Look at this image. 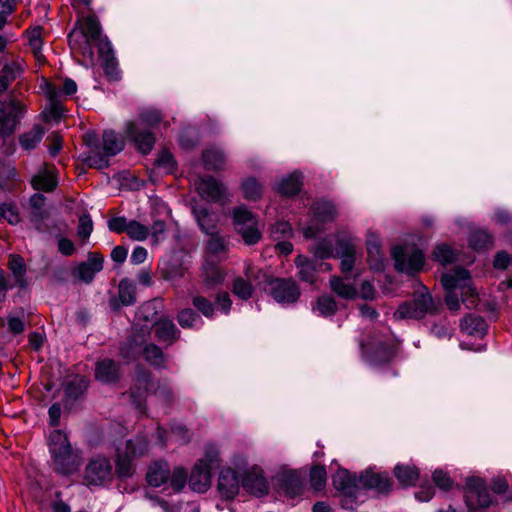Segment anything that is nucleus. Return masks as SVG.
Returning a JSON list of instances; mask_svg holds the SVG:
<instances>
[{
  "instance_id": "9b49d317",
  "label": "nucleus",
  "mask_w": 512,
  "mask_h": 512,
  "mask_svg": "<svg viewBox=\"0 0 512 512\" xmlns=\"http://www.w3.org/2000/svg\"><path fill=\"white\" fill-rule=\"evenodd\" d=\"M395 268L407 274H414L422 269L424 255L418 249L397 246L392 250Z\"/></svg>"
},
{
  "instance_id": "f3484780",
  "label": "nucleus",
  "mask_w": 512,
  "mask_h": 512,
  "mask_svg": "<svg viewBox=\"0 0 512 512\" xmlns=\"http://www.w3.org/2000/svg\"><path fill=\"white\" fill-rule=\"evenodd\" d=\"M220 496L226 500L235 498L240 490V480L237 472L230 467L220 471L217 483Z\"/></svg>"
},
{
  "instance_id": "a18cd8bd",
  "label": "nucleus",
  "mask_w": 512,
  "mask_h": 512,
  "mask_svg": "<svg viewBox=\"0 0 512 512\" xmlns=\"http://www.w3.org/2000/svg\"><path fill=\"white\" fill-rule=\"evenodd\" d=\"M126 234L134 241H144L150 235V230L144 224L131 220L128 222Z\"/></svg>"
},
{
  "instance_id": "a878e982",
  "label": "nucleus",
  "mask_w": 512,
  "mask_h": 512,
  "mask_svg": "<svg viewBox=\"0 0 512 512\" xmlns=\"http://www.w3.org/2000/svg\"><path fill=\"white\" fill-rule=\"evenodd\" d=\"M45 197L36 193L29 200L30 212L29 219L37 231H42V221L46 217L44 210Z\"/></svg>"
},
{
  "instance_id": "79ce46f5",
  "label": "nucleus",
  "mask_w": 512,
  "mask_h": 512,
  "mask_svg": "<svg viewBox=\"0 0 512 512\" xmlns=\"http://www.w3.org/2000/svg\"><path fill=\"white\" fill-rule=\"evenodd\" d=\"M367 250L370 258V266L375 270L382 268V261L380 257V246L378 239L373 234H370L367 239Z\"/></svg>"
},
{
  "instance_id": "393cba45",
  "label": "nucleus",
  "mask_w": 512,
  "mask_h": 512,
  "mask_svg": "<svg viewBox=\"0 0 512 512\" xmlns=\"http://www.w3.org/2000/svg\"><path fill=\"white\" fill-rule=\"evenodd\" d=\"M245 275L248 280L241 277L237 278L233 284V293L240 299L246 300L252 296V284L251 280H257L259 276L255 272V267L251 264L246 265Z\"/></svg>"
},
{
  "instance_id": "680f3d73",
  "label": "nucleus",
  "mask_w": 512,
  "mask_h": 512,
  "mask_svg": "<svg viewBox=\"0 0 512 512\" xmlns=\"http://www.w3.org/2000/svg\"><path fill=\"white\" fill-rule=\"evenodd\" d=\"M313 253L317 258L325 259L334 255V250L330 241L323 240L313 248Z\"/></svg>"
},
{
  "instance_id": "c85d7f7f",
  "label": "nucleus",
  "mask_w": 512,
  "mask_h": 512,
  "mask_svg": "<svg viewBox=\"0 0 512 512\" xmlns=\"http://www.w3.org/2000/svg\"><path fill=\"white\" fill-rule=\"evenodd\" d=\"M45 129L40 124H35L32 128L19 136V143L22 149L29 151L37 147L42 141Z\"/></svg>"
},
{
  "instance_id": "de8ad7c7",
  "label": "nucleus",
  "mask_w": 512,
  "mask_h": 512,
  "mask_svg": "<svg viewBox=\"0 0 512 512\" xmlns=\"http://www.w3.org/2000/svg\"><path fill=\"white\" fill-rule=\"evenodd\" d=\"M156 308L155 303L147 302L140 306L136 313L137 321H144V327L148 328L149 323L155 324V316H156Z\"/></svg>"
},
{
  "instance_id": "f8f14e48",
  "label": "nucleus",
  "mask_w": 512,
  "mask_h": 512,
  "mask_svg": "<svg viewBox=\"0 0 512 512\" xmlns=\"http://www.w3.org/2000/svg\"><path fill=\"white\" fill-rule=\"evenodd\" d=\"M199 195L209 201L225 203L229 201V194L223 183L213 177H201L194 181Z\"/></svg>"
},
{
  "instance_id": "338daca9",
  "label": "nucleus",
  "mask_w": 512,
  "mask_h": 512,
  "mask_svg": "<svg viewBox=\"0 0 512 512\" xmlns=\"http://www.w3.org/2000/svg\"><path fill=\"white\" fill-rule=\"evenodd\" d=\"M292 233L291 225L286 221H279L271 228V234L275 239L289 236Z\"/></svg>"
},
{
  "instance_id": "4be33fe9",
  "label": "nucleus",
  "mask_w": 512,
  "mask_h": 512,
  "mask_svg": "<svg viewBox=\"0 0 512 512\" xmlns=\"http://www.w3.org/2000/svg\"><path fill=\"white\" fill-rule=\"evenodd\" d=\"M31 183L36 190L52 191L58 184L55 167L45 165L32 178Z\"/></svg>"
},
{
  "instance_id": "412c9836",
  "label": "nucleus",
  "mask_w": 512,
  "mask_h": 512,
  "mask_svg": "<svg viewBox=\"0 0 512 512\" xmlns=\"http://www.w3.org/2000/svg\"><path fill=\"white\" fill-rule=\"evenodd\" d=\"M193 215L200 227V229L207 235H213L216 233L219 217L214 212L210 211L206 207L193 206Z\"/></svg>"
},
{
  "instance_id": "5fc2aeb1",
  "label": "nucleus",
  "mask_w": 512,
  "mask_h": 512,
  "mask_svg": "<svg viewBox=\"0 0 512 512\" xmlns=\"http://www.w3.org/2000/svg\"><path fill=\"white\" fill-rule=\"evenodd\" d=\"M88 387V382L84 378H78L70 381L65 387V394L68 397L76 398L81 395Z\"/></svg>"
},
{
  "instance_id": "5701e85b",
  "label": "nucleus",
  "mask_w": 512,
  "mask_h": 512,
  "mask_svg": "<svg viewBox=\"0 0 512 512\" xmlns=\"http://www.w3.org/2000/svg\"><path fill=\"white\" fill-rule=\"evenodd\" d=\"M336 256L341 259L343 273L350 272L355 263L356 245L352 240H340L335 249Z\"/></svg>"
},
{
  "instance_id": "864d4df0",
  "label": "nucleus",
  "mask_w": 512,
  "mask_h": 512,
  "mask_svg": "<svg viewBox=\"0 0 512 512\" xmlns=\"http://www.w3.org/2000/svg\"><path fill=\"white\" fill-rule=\"evenodd\" d=\"M336 302L328 296H322L317 300L316 311L322 316H331L336 311Z\"/></svg>"
},
{
  "instance_id": "ddd939ff",
  "label": "nucleus",
  "mask_w": 512,
  "mask_h": 512,
  "mask_svg": "<svg viewBox=\"0 0 512 512\" xmlns=\"http://www.w3.org/2000/svg\"><path fill=\"white\" fill-rule=\"evenodd\" d=\"M272 297L281 304L294 303L300 296V291L293 280L272 279L268 281Z\"/></svg>"
},
{
  "instance_id": "3c124183",
  "label": "nucleus",
  "mask_w": 512,
  "mask_h": 512,
  "mask_svg": "<svg viewBox=\"0 0 512 512\" xmlns=\"http://www.w3.org/2000/svg\"><path fill=\"white\" fill-rule=\"evenodd\" d=\"M0 218L5 219L11 225H16L21 221L19 210L12 203L0 205Z\"/></svg>"
},
{
  "instance_id": "bb28decb",
  "label": "nucleus",
  "mask_w": 512,
  "mask_h": 512,
  "mask_svg": "<svg viewBox=\"0 0 512 512\" xmlns=\"http://www.w3.org/2000/svg\"><path fill=\"white\" fill-rule=\"evenodd\" d=\"M127 136L130 137L137 149L143 154L151 151L154 144V137L150 132H137L136 124L129 123L126 130Z\"/></svg>"
},
{
  "instance_id": "1a4fd4ad",
  "label": "nucleus",
  "mask_w": 512,
  "mask_h": 512,
  "mask_svg": "<svg viewBox=\"0 0 512 512\" xmlns=\"http://www.w3.org/2000/svg\"><path fill=\"white\" fill-rule=\"evenodd\" d=\"M432 309V298L426 287L415 295L413 301L401 304L394 312L396 320L421 319Z\"/></svg>"
},
{
  "instance_id": "69168bd1",
  "label": "nucleus",
  "mask_w": 512,
  "mask_h": 512,
  "mask_svg": "<svg viewBox=\"0 0 512 512\" xmlns=\"http://www.w3.org/2000/svg\"><path fill=\"white\" fill-rule=\"evenodd\" d=\"M8 330L13 334H20L25 329L23 316L8 315L7 317Z\"/></svg>"
},
{
  "instance_id": "58836bf2",
  "label": "nucleus",
  "mask_w": 512,
  "mask_h": 512,
  "mask_svg": "<svg viewBox=\"0 0 512 512\" xmlns=\"http://www.w3.org/2000/svg\"><path fill=\"white\" fill-rule=\"evenodd\" d=\"M375 349L372 361L375 363H383L390 361L395 355V345L388 342H375L372 343Z\"/></svg>"
},
{
  "instance_id": "dca6fc26",
  "label": "nucleus",
  "mask_w": 512,
  "mask_h": 512,
  "mask_svg": "<svg viewBox=\"0 0 512 512\" xmlns=\"http://www.w3.org/2000/svg\"><path fill=\"white\" fill-rule=\"evenodd\" d=\"M25 111L24 104L11 102V110L7 112L3 102L0 101V137L9 136L14 132Z\"/></svg>"
},
{
  "instance_id": "4c0bfd02",
  "label": "nucleus",
  "mask_w": 512,
  "mask_h": 512,
  "mask_svg": "<svg viewBox=\"0 0 512 512\" xmlns=\"http://www.w3.org/2000/svg\"><path fill=\"white\" fill-rule=\"evenodd\" d=\"M302 185V176L300 173H293L285 177L277 186V191L282 195H294L300 191Z\"/></svg>"
},
{
  "instance_id": "cd10ccee",
  "label": "nucleus",
  "mask_w": 512,
  "mask_h": 512,
  "mask_svg": "<svg viewBox=\"0 0 512 512\" xmlns=\"http://www.w3.org/2000/svg\"><path fill=\"white\" fill-rule=\"evenodd\" d=\"M169 478V467L166 462H155L147 472L146 479L150 486L160 487L165 484Z\"/></svg>"
},
{
  "instance_id": "20e7f679",
  "label": "nucleus",
  "mask_w": 512,
  "mask_h": 512,
  "mask_svg": "<svg viewBox=\"0 0 512 512\" xmlns=\"http://www.w3.org/2000/svg\"><path fill=\"white\" fill-rule=\"evenodd\" d=\"M48 447L57 473L69 475L78 470L80 455L72 449L65 433L60 430L52 431L48 437Z\"/></svg>"
},
{
  "instance_id": "13d9d810",
  "label": "nucleus",
  "mask_w": 512,
  "mask_h": 512,
  "mask_svg": "<svg viewBox=\"0 0 512 512\" xmlns=\"http://www.w3.org/2000/svg\"><path fill=\"white\" fill-rule=\"evenodd\" d=\"M186 478V471L183 468H175L168 478L173 491H180L186 483Z\"/></svg>"
},
{
  "instance_id": "bf43d9fd",
  "label": "nucleus",
  "mask_w": 512,
  "mask_h": 512,
  "mask_svg": "<svg viewBox=\"0 0 512 512\" xmlns=\"http://www.w3.org/2000/svg\"><path fill=\"white\" fill-rule=\"evenodd\" d=\"M93 231V222L89 215H82L79 218V224L77 229V235L82 240H87Z\"/></svg>"
},
{
  "instance_id": "a211bd4d",
  "label": "nucleus",
  "mask_w": 512,
  "mask_h": 512,
  "mask_svg": "<svg viewBox=\"0 0 512 512\" xmlns=\"http://www.w3.org/2000/svg\"><path fill=\"white\" fill-rule=\"evenodd\" d=\"M242 486L248 493L256 497H262L269 491V484L262 470L258 467H252L246 471L242 480Z\"/></svg>"
},
{
  "instance_id": "c9c22d12",
  "label": "nucleus",
  "mask_w": 512,
  "mask_h": 512,
  "mask_svg": "<svg viewBox=\"0 0 512 512\" xmlns=\"http://www.w3.org/2000/svg\"><path fill=\"white\" fill-rule=\"evenodd\" d=\"M124 148V141L114 131L103 133V151L106 156H114Z\"/></svg>"
},
{
  "instance_id": "2f4dec72",
  "label": "nucleus",
  "mask_w": 512,
  "mask_h": 512,
  "mask_svg": "<svg viewBox=\"0 0 512 512\" xmlns=\"http://www.w3.org/2000/svg\"><path fill=\"white\" fill-rule=\"evenodd\" d=\"M178 330L171 320L162 319L155 322V334L159 341L171 344L178 337Z\"/></svg>"
},
{
  "instance_id": "6e6552de",
  "label": "nucleus",
  "mask_w": 512,
  "mask_h": 512,
  "mask_svg": "<svg viewBox=\"0 0 512 512\" xmlns=\"http://www.w3.org/2000/svg\"><path fill=\"white\" fill-rule=\"evenodd\" d=\"M233 223L246 244L252 245L259 241L261 232L258 221L247 207L242 205L233 210Z\"/></svg>"
},
{
  "instance_id": "c756f323",
  "label": "nucleus",
  "mask_w": 512,
  "mask_h": 512,
  "mask_svg": "<svg viewBox=\"0 0 512 512\" xmlns=\"http://www.w3.org/2000/svg\"><path fill=\"white\" fill-rule=\"evenodd\" d=\"M95 377L103 383H112L119 377L118 366L112 360H103L96 366Z\"/></svg>"
},
{
  "instance_id": "f704fd0d",
  "label": "nucleus",
  "mask_w": 512,
  "mask_h": 512,
  "mask_svg": "<svg viewBox=\"0 0 512 512\" xmlns=\"http://www.w3.org/2000/svg\"><path fill=\"white\" fill-rule=\"evenodd\" d=\"M295 265L298 268V275L302 281L314 283L316 264L313 260L308 259L306 256L299 255L295 259Z\"/></svg>"
},
{
  "instance_id": "f257e3e1",
  "label": "nucleus",
  "mask_w": 512,
  "mask_h": 512,
  "mask_svg": "<svg viewBox=\"0 0 512 512\" xmlns=\"http://www.w3.org/2000/svg\"><path fill=\"white\" fill-rule=\"evenodd\" d=\"M333 484L345 496L343 507L346 509L352 508L348 505L347 500H357L361 490H373L377 494H388L393 487L392 478L388 473L371 467L358 477L351 475L348 470L340 469L333 477Z\"/></svg>"
},
{
  "instance_id": "774afa93",
  "label": "nucleus",
  "mask_w": 512,
  "mask_h": 512,
  "mask_svg": "<svg viewBox=\"0 0 512 512\" xmlns=\"http://www.w3.org/2000/svg\"><path fill=\"white\" fill-rule=\"evenodd\" d=\"M140 120L143 124L152 127L161 121V115L155 109H148L141 114Z\"/></svg>"
},
{
  "instance_id": "ea45409f",
  "label": "nucleus",
  "mask_w": 512,
  "mask_h": 512,
  "mask_svg": "<svg viewBox=\"0 0 512 512\" xmlns=\"http://www.w3.org/2000/svg\"><path fill=\"white\" fill-rule=\"evenodd\" d=\"M241 191L246 200L256 201L262 196L263 186L255 178L249 177L243 180L241 184Z\"/></svg>"
},
{
  "instance_id": "4d7b16f0",
  "label": "nucleus",
  "mask_w": 512,
  "mask_h": 512,
  "mask_svg": "<svg viewBox=\"0 0 512 512\" xmlns=\"http://www.w3.org/2000/svg\"><path fill=\"white\" fill-rule=\"evenodd\" d=\"M434 257L442 265H445L451 263L455 259V254L449 246L441 244L436 246L434 250Z\"/></svg>"
},
{
  "instance_id": "49530a36",
  "label": "nucleus",
  "mask_w": 512,
  "mask_h": 512,
  "mask_svg": "<svg viewBox=\"0 0 512 512\" xmlns=\"http://www.w3.org/2000/svg\"><path fill=\"white\" fill-rule=\"evenodd\" d=\"M469 242L475 250L485 249L492 245V236L484 230H475L471 234Z\"/></svg>"
},
{
  "instance_id": "052dcab7",
  "label": "nucleus",
  "mask_w": 512,
  "mask_h": 512,
  "mask_svg": "<svg viewBox=\"0 0 512 512\" xmlns=\"http://www.w3.org/2000/svg\"><path fill=\"white\" fill-rule=\"evenodd\" d=\"M193 305L200 311L205 317H212L214 313L213 304L202 296H196L193 298Z\"/></svg>"
},
{
  "instance_id": "9d476101",
  "label": "nucleus",
  "mask_w": 512,
  "mask_h": 512,
  "mask_svg": "<svg viewBox=\"0 0 512 512\" xmlns=\"http://www.w3.org/2000/svg\"><path fill=\"white\" fill-rule=\"evenodd\" d=\"M432 309V298L426 287L415 295L413 301L401 304L394 312L396 320L421 319Z\"/></svg>"
},
{
  "instance_id": "603ef678",
  "label": "nucleus",
  "mask_w": 512,
  "mask_h": 512,
  "mask_svg": "<svg viewBox=\"0 0 512 512\" xmlns=\"http://www.w3.org/2000/svg\"><path fill=\"white\" fill-rule=\"evenodd\" d=\"M200 460H204L210 469H214L220 464V451L214 444H207L204 448V456Z\"/></svg>"
},
{
  "instance_id": "aec40b11",
  "label": "nucleus",
  "mask_w": 512,
  "mask_h": 512,
  "mask_svg": "<svg viewBox=\"0 0 512 512\" xmlns=\"http://www.w3.org/2000/svg\"><path fill=\"white\" fill-rule=\"evenodd\" d=\"M211 469L204 460H198L189 478L190 488L198 493H204L211 485Z\"/></svg>"
},
{
  "instance_id": "a19ab883",
  "label": "nucleus",
  "mask_w": 512,
  "mask_h": 512,
  "mask_svg": "<svg viewBox=\"0 0 512 512\" xmlns=\"http://www.w3.org/2000/svg\"><path fill=\"white\" fill-rule=\"evenodd\" d=\"M331 289L341 298L354 299L357 295L355 287L351 283H346L340 277H333L330 280Z\"/></svg>"
},
{
  "instance_id": "4468645a",
  "label": "nucleus",
  "mask_w": 512,
  "mask_h": 512,
  "mask_svg": "<svg viewBox=\"0 0 512 512\" xmlns=\"http://www.w3.org/2000/svg\"><path fill=\"white\" fill-rule=\"evenodd\" d=\"M112 467L106 457H95L91 459L86 467L85 479L90 485H101L110 479Z\"/></svg>"
},
{
  "instance_id": "f03ea898",
  "label": "nucleus",
  "mask_w": 512,
  "mask_h": 512,
  "mask_svg": "<svg viewBox=\"0 0 512 512\" xmlns=\"http://www.w3.org/2000/svg\"><path fill=\"white\" fill-rule=\"evenodd\" d=\"M71 49L92 61L93 46L97 45L100 54L110 53L112 47L109 41L101 38V26L95 15L80 18L73 31L68 35Z\"/></svg>"
},
{
  "instance_id": "2eb2a0df",
  "label": "nucleus",
  "mask_w": 512,
  "mask_h": 512,
  "mask_svg": "<svg viewBox=\"0 0 512 512\" xmlns=\"http://www.w3.org/2000/svg\"><path fill=\"white\" fill-rule=\"evenodd\" d=\"M142 352L144 358L154 366H161L164 362V355L162 350L153 345H147L142 348V343H136V340H131L127 347L121 348V354L124 358L134 357L136 354Z\"/></svg>"
},
{
  "instance_id": "39448f33",
  "label": "nucleus",
  "mask_w": 512,
  "mask_h": 512,
  "mask_svg": "<svg viewBox=\"0 0 512 512\" xmlns=\"http://www.w3.org/2000/svg\"><path fill=\"white\" fill-rule=\"evenodd\" d=\"M226 245L223 238L213 234L207 244V255L202 268L203 283L207 288L221 283L225 273L219 262L225 256Z\"/></svg>"
},
{
  "instance_id": "473e14b6",
  "label": "nucleus",
  "mask_w": 512,
  "mask_h": 512,
  "mask_svg": "<svg viewBox=\"0 0 512 512\" xmlns=\"http://www.w3.org/2000/svg\"><path fill=\"white\" fill-rule=\"evenodd\" d=\"M394 475L402 486L408 487L416 483L419 471L415 466L398 464L394 468Z\"/></svg>"
},
{
  "instance_id": "09e8293b",
  "label": "nucleus",
  "mask_w": 512,
  "mask_h": 512,
  "mask_svg": "<svg viewBox=\"0 0 512 512\" xmlns=\"http://www.w3.org/2000/svg\"><path fill=\"white\" fill-rule=\"evenodd\" d=\"M119 299L123 305H132L136 301L135 287L126 279L119 284Z\"/></svg>"
},
{
  "instance_id": "7ed1b4c3",
  "label": "nucleus",
  "mask_w": 512,
  "mask_h": 512,
  "mask_svg": "<svg viewBox=\"0 0 512 512\" xmlns=\"http://www.w3.org/2000/svg\"><path fill=\"white\" fill-rule=\"evenodd\" d=\"M441 282L447 293L445 303L451 311L460 309L458 291L460 292L462 302L467 308L476 306L477 294L471 286L470 274L466 269L456 268L444 273Z\"/></svg>"
},
{
  "instance_id": "c03bdc74",
  "label": "nucleus",
  "mask_w": 512,
  "mask_h": 512,
  "mask_svg": "<svg viewBox=\"0 0 512 512\" xmlns=\"http://www.w3.org/2000/svg\"><path fill=\"white\" fill-rule=\"evenodd\" d=\"M327 480L326 469L324 466L315 465L310 470V485L315 491H321L325 488Z\"/></svg>"
},
{
  "instance_id": "423d86ee",
  "label": "nucleus",
  "mask_w": 512,
  "mask_h": 512,
  "mask_svg": "<svg viewBox=\"0 0 512 512\" xmlns=\"http://www.w3.org/2000/svg\"><path fill=\"white\" fill-rule=\"evenodd\" d=\"M148 450V442L144 437H137L117 446L116 473L119 478L131 477L134 473L132 460L142 456Z\"/></svg>"
},
{
  "instance_id": "37998d69",
  "label": "nucleus",
  "mask_w": 512,
  "mask_h": 512,
  "mask_svg": "<svg viewBox=\"0 0 512 512\" xmlns=\"http://www.w3.org/2000/svg\"><path fill=\"white\" fill-rule=\"evenodd\" d=\"M9 269L15 277V281L19 286L25 284L26 266L22 257L11 255L9 258Z\"/></svg>"
},
{
  "instance_id": "0e129e2a",
  "label": "nucleus",
  "mask_w": 512,
  "mask_h": 512,
  "mask_svg": "<svg viewBox=\"0 0 512 512\" xmlns=\"http://www.w3.org/2000/svg\"><path fill=\"white\" fill-rule=\"evenodd\" d=\"M433 481L440 489L443 490H449L453 485L452 479L442 470L434 471Z\"/></svg>"
},
{
  "instance_id": "6ab92c4d",
  "label": "nucleus",
  "mask_w": 512,
  "mask_h": 512,
  "mask_svg": "<svg viewBox=\"0 0 512 512\" xmlns=\"http://www.w3.org/2000/svg\"><path fill=\"white\" fill-rule=\"evenodd\" d=\"M103 268V258L98 254H90L88 260L76 264L72 269V276L85 283H90L95 274Z\"/></svg>"
},
{
  "instance_id": "7c9ffc66",
  "label": "nucleus",
  "mask_w": 512,
  "mask_h": 512,
  "mask_svg": "<svg viewBox=\"0 0 512 512\" xmlns=\"http://www.w3.org/2000/svg\"><path fill=\"white\" fill-rule=\"evenodd\" d=\"M313 221L315 222H328L332 221L336 216V209L334 205L326 200H320L312 206Z\"/></svg>"
},
{
  "instance_id": "6e6d98bb",
  "label": "nucleus",
  "mask_w": 512,
  "mask_h": 512,
  "mask_svg": "<svg viewBox=\"0 0 512 512\" xmlns=\"http://www.w3.org/2000/svg\"><path fill=\"white\" fill-rule=\"evenodd\" d=\"M178 322L183 328H191L201 323V318L191 309H184L178 314Z\"/></svg>"
},
{
  "instance_id": "72a5a7b5",
  "label": "nucleus",
  "mask_w": 512,
  "mask_h": 512,
  "mask_svg": "<svg viewBox=\"0 0 512 512\" xmlns=\"http://www.w3.org/2000/svg\"><path fill=\"white\" fill-rule=\"evenodd\" d=\"M461 330L468 335H483L486 332L487 324L485 320L476 315H468L461 321Z\"/></svg>"
},
{
  "instance_id": "8fccbe9b",
  "label": "nucleus",
  "mask_w": 512,
  "mask_h": 512,
  "mask_svg": "<svg viewBox=\"0 0 512 512\" xmlns=\"http://www.w3.org/2000/svg\"><path fill=\"white\" fill-rule=\"evenodd\" d=\"M23 72V61L20 59L5 62L3 64L2 73L11 82L14 81Z\"/></svg>"
},
{
  "instance_id": "e2e57ef3",
  "label": "nucleus",
  "mask_w": 512,
  "mask_h": 512,
  "mask_svg": "<svg viewBox=\"0 0 512 512\" xmlns=\"http://www.w3.org/2000/svg\"><path fill=\"white\" fill-rule=\"evenodd\" d=\"M107 157L108 156H106L105 154L100 155L97 153H92L85 158V163L89 167L96 168V169H102V168H105L108 166Z\"/></svg>"
},
{
  "instance_id": "e433bc0d",
  "label": "nucleus",
  "mask_w": 512,
  "mask_h": 512,
  "mask_svg": "<svg viewBox=\"0 0 512 512\" xmlns=\"http://www.w3.org/2000/svg\"><path fill=\"white\" fill-rule=\"evenodd\" d=\"M203 162L208 170H221L225 166V156L220 149L209 148L203 153Z\"/></svg>"
},
{
  "instance_id": "b1692460",
  "label": "nucleus",
  "mask_w": 512,
  "mask_h": 512,
  "mask_svg": "<svg viewBox=\"0 0 512 512\" xmlns=\"http://www.w3.org/2000/svg\"><path fill=\"white\" fill-rule=\"evenodd\" d=\"M282 489L291 499L301 495L304 488V479L297 471H289L281 476Z\"/></svg>"
},
{
  "instance_id": "0eeeda50",
  "label": "nucleus",
  "mask_w": 512,
  "mask_h": 512,
  "mask_svg": "<svg viewBox=\"0 0 512 512\" xmlns=\"http://www.w3.org/2000/svg\"><path fill=\"white\" fill-rule=\"evenodd\" d=\"M464 501L467 512H483L493 504L484 479L475 476L466 479Z\"/></svg>"
}]
</instances>
